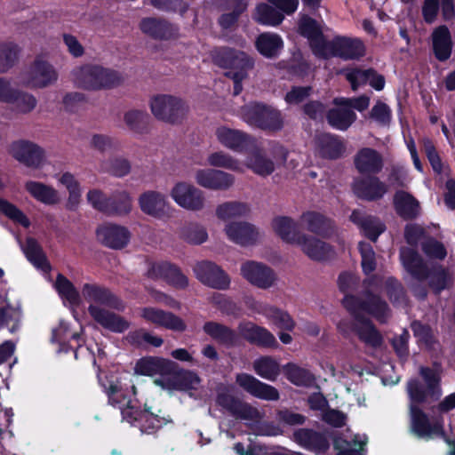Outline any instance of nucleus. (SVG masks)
<instances>
[{"mask_svg": "<svg viewBox=\"0 0 455 455\" xmlns=\"http://www.w3.org/2000/svg\"><path fill=\"white\" fill-rule=\"evenodd\" d=\"M99 381L108 396L111 405L121 411L123 419L132 426L137 427L142 433L152 434L167 423V419L152 411L145 405L143 410L137 408V401L132 399L135 395V387L111 376L102 378L98 375ZM124 380H125L124 379Z\"/></svg>", "mask_w": 455, "mask_h": 455, "instance_id": "1", "label": "nucleus"}, {"mask_svg": "<svg viewBox=\"0 0 455 455\" xmlns=\"http://www.w3.org/2000/svg\"><path fill=\"white\" fill-rule=\"evenodd\" d=\"M420 375L425 385L417 379H411L407 385L411 399V429L418 437L431 438L443 435V425L438 421L431 424L427 415L418 408V404L424 402L428 396L435 399L440 396V371L436 367L434 369L421 368Z\"/></svg>", "mask_w": 455, "mask_h": 455, "instance_id": "2", "label": "nucleus"}, {"mask_svg": "<svg viewBox=\"0 0 455 455\" xmlns=\"http://www.w3.org/2000/svg\"><path fill=\"white\" fill-rule=\"evenodd\" d=\"M345 307L351 312L355 319V330L359 338L372 347H377L381 342L379 333L375 330L372 324L361 315L367 313L373 315L379 322H385L389 310L385 302L378 296L367 294L363 302H360L354 296L346 295L343 299Z\"/></svg>", "mask_w": 455, "mask_h": 455, "instance_id": "3", "label": "nucleus"}, {"mask_svg": "<svg viewBox=\"0 0 455 455\" xmlns=\"http://www.w3.org/2000/svg\"><path fill=\"white\" fill-rule=\"evenodd\" d=\"M213 60L217 65L228 69L226 76L234 82V93L242 91L241 83L248 76V71L253 68V60L244 52L229 48L215 50Z\"/></svg>", "mask_w": 455, "mask_h": 455, "instance_id": "4", "label": "nucleus"}, {"mask_svg": "<svg viewBox=\"0 0 455 455\" xmlns=\"http://www.w3.org/2000/svg\"><path fill=\"white\" fill-rule=\"evenodd\" d=\"M74 84L85 90H101L117 85L120 76L117 72L99 65H82L71 72Z\"/></svg>", "mask_w": 455, "mask_h": 455, "instance_id": "5", "label": "nucleus"}, {"mask_svg": "<svg viewBox=\"0 0 455 455\" xmlns=\"http://www.w3.org/2000/svg\"><path fill=\"white\" fill-rule=\"evenodd\" d=\"M401 260L405 269L415 278L419 280L429 278V284L435 291L438 292L447 286L449 276L445 269L440 266H435L433 270L428 272L427 265L413 250L403 249Z\"/></svg>", "mask_w": 455, "mask_h": 455, "instance_id": "6", "label": "nucleus"}, {"mask_svg": "<svg viewBox=\"0 0 455 455\" xmlns=\"http://www.w3.org/2000/svg\"><path fill=\"white\" fill-rule=\"evenodd\" d=\"M20 84L31 89H43L53 85L59 79L55 67L42 58L36 59L20 75Z\"/></svg>", "mask_w": 455, "mask_h": 455, "instance_id": "7", "label": "nucleus"}, {"mask_svg": "<svg viewBox=\"0 0 455 455\" xmlns=\"http://www.w3.org/2000/svg\"><path fill=\"white\" fill-rule=\"evenodd\" d=\"M240 116L249 124L264 130L278 131L283 125L279 110L259 103L244 106L241 109Z\"/></svg>", "mask_w": 455, "mask_h": 455, "instance_id": "8", "label": "nucleus"}, {"mask_svg": "<svg viewBox=\"0 0 455 455\" xmlns=\"http://www.w3.org/2000/svg\"><path fill=\"white\" fill-rule=\"evenodd\" d=\"M152 115L158 120L175 124L180 122L188 112L183 100L170 94H157L149 101Z\"/></svg>", "mask_w": 455, "mask_h": 455, "instance_id": "9", "label": "nucleus"}, {"mask_svg": "<svg viewBox=\"0 0 455 455\" xmlns=\"http://www.w3.org/2000/svg\"><path fill=\"white\" fill-rule=\"evenodd\" d=\"M216 403L235 418L250 424L259 422L263 417L256 407L235 398L230 394L229 387L225 386L219 387Z\"/></svg>", "mask_w": 455, "mask_h": 455, "instance_id": "10", "label": "nucleus"}, {"mask_svg": "<svg viewBox=\"0 0 455 455\" xmlns=\"http://www.w3.org/2000/svg\"><path fill=\"white\" fill-rule=\"evenodd\" d=\"M170 196L178 206L187 211L199 212L205 206L204 192L185 181L177 182L170 190Z\"/></svg>", "mask_w": 455, "mask_h": 455, "instance_id": "11", "label": "nucleus"}, {"mask_svg": "<svg viewBox=\"0 0 455 455\" xmlns=\"http://www.w3.org/2000/svg\"><path fill=\"white\" fill-rule=\"evenodd\" d=\"M140 211L155 219L162 220L171 215L172 206L165 195L156 190L141 193L138 198Z\"/></svg>", "mask_w": 455, "mask_h": 455, "instance_id": "12", "label": "nucleus"}, {"mask_svg": "<svg viewBox=\"0 0 455 455\" xmlns=\"http://www.w3.org/2000/svg\"><path fill=\"white\" fill-rule=\"evenodd\" d=\"M215 135L223 147L235 152H245L253 148L256 142L249 134L228 126L218 127Z\"/></svg>", "mask_w": 455, "mask_h": 455, "instance_id": "13", "label": "nucleus"}, {"mask_svg": "<svg viewBox=\"0 0 455 455\" xmlns=\"http://www.w3.org/2000/svg\"><path fill=\"white\" fill-rule=\"evenodd\" d=\"M194 180L198 186L210 190L228 189L235 181L232 174L211 168L196 169L194 172Z\"/></svg>", "mask_w": 455, "mask_h": 455, "instance_id": "14", "label": "nucleus"}, {"mask_svg": "<svg viewBox=\"0 0 455 455\" xmlns=\"http://www.w3.org/2000/svg\"><path fill=\"white\" fill-rule=\"evenodd\" d=\"M10 154L27 166L38 168L45 159L44 150L37 144L28 140H18L10 146Z\"/></svg>", "mask_w": 455, "mask_h": 455, "instance_id": "15", "label": "nucleus"}, {"mask_svg": "<svg viewBox=\"0 0 455 455\" xmlns=\"http://www.w3.org/2000/svg\"><path fill=\"white\" fill-rule=\"evenodd\" d=\"M236 384L254 397L266 401H277L280 397L278 390L267 383L261 382L252 375L238 373Z\"/></svg>", "mask_w": 455, "mask_h": 455, "instance_id": "16", "label": "nucleus"}, {"mask_svg": "<svg viewBox=\"0 0 455 455\" xmlns=\"http://www.w3.org/2000/svg\"><path fill=\"white\" fill-rule=\"evenodd\" d=\"M140 317L157 327H164L173 331H184L187 328L185 322L180 317L156 307L141 308Z\"/></svg>", "mask_w": 455, "mask_h": 455, "instance_id": "17", "label": "nucleus"}, {"mask_svg": "<svg viewBox=\"0 0 455 455\" xmlns=\"http://www.w3.org/2000/svg\"><path fill=\"white\" fill-rule=\"evenodd\" d=\"M241 273L248 282L262 289L271 287L275 281L271 268L255 261L243 263L241 267Z\"/></svg>", "mask_w": 455, "mask_h": 455, "instance_id": "18", "label": "nucleus"}, {"mask_svg": "<svg viewBox=\"0 0 455 455\" xmlns=\"http://www.w3.org/2000/svg\"><path fill=\"white\" fill-rule=\"evenodd\" d=\"M300 33L307 37L314 53L317 56L327 58L331 49L330 42H326L322 35L319 25L315 20L308 17H303L299 22Z\"/></svg>", "mask_w": 455, "mask_h": 455, "instance_id": "19", "label": "nucleus"}, {"mask_svg": "<svg viewBox=\"0 0 455 455\" xmlns=\"http://www.w3.org/2000/svg\"><path fill=\"white\" fill-rule=\"evenodd\" d=\"M227 238L240 245H248L258 240L259 232L252 224L245 221H229L224 227Z\"/></svg>", "mask_w": 455, "mask_h": 455, "instance_id": "20", "label": "nucleus"}, {"mask_svg": "<svg viewBox=\"0 0 455 455\" xmlns=\"http://www.w3.org/2000/svg\"><path fill=\"white\" fill-rule=\"evenodd\" d=\"M82 296L91 305H105L116 310L124 308L123 302L110 291L96 283H84L82 287Z\"/></svg>", "mask_w": 455, "mask_h": 455, "instance_id": "21", "label": "nucleus"}, {"mask_svg": "<svg viewBox=\"0 0 455 455\" xmlns=\"http://www.w3.org/2000/svg\"><path fill=\"white\" fill-rule=\"evenodd\" d=\"M246 304L253 311L264 315L277 328L286 331L293 330L295 323L286 312L252 299H248Z\"/></svg>", "mask_w": 455, "mask_h": 455, "instance_id": "22", "label": "nucleus"}, {"mask_svg": "<svg viewBox=\"0 0 455 455\" xmlns=\"http://www.w3.org/2000/svg\"><path fill=\"white\" fill-rule=\"evenodd\" d=\"M196 277L204 284L216 289H225L229 284L226 274L212 262H200L194 267Z\"/></svg>", "mask_w": 455, "mask_h": 455, "instance_id": "23", "label": "nucleus"}, {"mask_svg": "<svg viewBox=\"0 0 455 455\" xmlns=\"http://www.w3.org/2000/svg\"><path fill=\"white\" fill-rule=\"evenodd\" d=\"M88 311L95 322L110 331L121 333L130 327L126 319L97 305H90Z\"/></svg>", "mask_w": 455, "mask_h": 455, "instance_id": "24", "label": "nucleus"}, {"mask_svg": "<svg viewBox=\"0 0 455 455\" xmlns=\"http://www.w3.org/2000/svg\"><path fill=\"white\" fill-rule=\"evenodd\" d=\"M238 330L241 336L252 344L270 348L279 347L275 336L268 330L253 323H242L239 324Z\"/></svg>", "mask_w": 455, "mask_h": 455, "instance_id": "25", "label": "nucleus"}, {"mask_svg": "<svg viewBox=\"0 0 455 455\" xmlns=\"http://www.w3.org/2000/svg\"><path fill=\"white\" fill-rule=\"evenodd\" d=\"M178 365L174 362L161 357H145L138 361L135 366V372L140 375L161 376L176 373Z\"/></svg>", "mask_w": 455, "mask_h": 455, "instance_id": "26", "label": "nucleus"}, {"mask_svg": "<svg viewBox=\"0 0 455 455\" xmlns=\"http://www.w3.org/2000/svg\"><path fill=\"white\" fill-rule=\"evenodd\" d=\"M97 237L108 247L121 249L128 243L130 232L124 227L108 223L98 228Z\"/></svg>", "mask_w": 455, "mask_h": 455, "instance_id": "27", "label": "nucleus"}, {"mask_svg": "<svg viewBox=\"0 0 455 455\" xmlns=\"http://www.w3.org/2000/svg\"><path fill=\"white\" fill-rule=\"evenodd\" d=\"M353 189L355 194L363 199L375 201L380 199L387 192V185L377 177H367L356 180Z\"/></svg>", "mask_w": 455, "mask_h": 455, "instance_id": "28", "label": "nucleus"}, {"mask_svg": "<svg viewBox=\"0 0 455 455\" xmlns=\"http://www.w3.org/2000/svg\"><path fill=\"white\" fill-rule=\"evenodd\" d=\"M297 246L313 260H325L333 256V249L325 242L304 234L300 236Z\"/></svg>", "mask_w": 455, "mask_h": 455, "instance_id": "29", "label": "nucleus"}, {"mask_svg": "<svg viewBox=\"0 0 455 455\" xmlns=\"http://www.w3.org/2000/svg\"><path fill=\"white\" fill-rule=\"evenodd\" d=\"M344 74L354 91L366 84L377 91L382 90L385 85L384 77L372 69L348 68L344 70Z\"/></svg>", "mask_w": 455, "mask_h": 455, "instance_id": "30", "label": "nucleus"}, {"mask_svg": "<svg viewBox=\"0 0 455 455\" xmlns=\"http://www.w3.org/2000/svg\"><path fill=\"white\" fill-rule=\"evenodd\" d=\"M271 228L282 241L292 245H297L300 236L304 235L298 230L297 222L287 216L275 217L271 221Z\"/></svg>", "mask_w": 455, "mask_h": 455, "instance_id": "31", "label": "nucleus"}, {"mask_svg": "<svg viewBox=\"0 0 455 455\" xmlns=\"http://www.w3.org/2000/svg\"><path fill=\"white\" fill-rule=\"evenodd\" d=\"M331 49L327 50V57L336 55L340 58L350 60L356 59L364 54V46L363 43L356 38H337L330 42Z\"/></svg>", "mask_w": 455, "mask_h": 455, "instance_id": "32", "label": "nucleus"}, {"mask_svg": "<svg viewBox=\"0 0 455 455\" xmlns=\"http://www.w3.org/2000/svg\"><path fill=\"white\" fill-rule=\"evenodd\" d=\"M25 189L36 201L44 205L53 206L61 202L60 192L43 182L28 180L25 183Z\"/></svg>", "mask_w": 455, "mask_h": 455, "instance_id": "33", "label": "nucleus"}, {"mask_svg": "<svg viewBox=\"0 0 455 455\" xmlns=\"http://www.w3.org/2000/svg\"><path fill=\"white\" fill-rule=\"evenodd\" d=\"M294 441L300 446L315 453L325 451L329 448L327 438L313 430L301 428L294 432Z\"/></svg>", "mask_w": 455, "mask_h": 455, "instance_id": "34", "label": "nucleus"}, {"mask_svg": "<svg viewBox=\"0 0 455 455\" xmlns=\"http://www.w3.org/2000/svg\"><path fill=\"white\" fill-rule=\"evenodd\" d=\"M355 165L361 173H378L381 171L383 163L381 156L376 150L365 148L356 154Z\"/></svg>", "mask_w": 455, "mask_h": 455, "instance_id": "35", "label": "nucleus"}, {"mask_svg": "<svg viewBox=\"0 0 455 455\" xmlns=\"http://www.w3.org/2000/svg\"><path fill=\"white\" fill-rule=\"evenodd\" d=\"M396 212L403 219H413L420 212L419 201L405 191H397L394 196Z\"/></svg>", "mask_w": 455, "mask_h": 455, "instance_id": "36", "label": "nucleus"}, {"mask_svg": "<svg viewBox=\"0 0 455 455\" xmlns=\"http://www.w3.org/2000/svg\"><path fill=\"white\" fill-rule=\"evenodd\" d=\"M316 149L321 156L329 159H335L342 156L345 148L339 138L325 133L317 137Z\"/></svg>", "mask_w": 455, "mask_h": 455, "instance_id": "37", "label": "nucleus"}, {"mask_svg": "<svg viewBox=\"0 0 455 455\" xmlns=\"http://www.w3.org/2000/svg\"><path fill=\"white\" fill-rule=\"evenodd\" d=\"M20 320V309L11 306L7 300L6 294L0 292V330L6 327L12 333L19 328Z\"/></svg>", "mask_w": 455, "mask_h": 455, "instance_id": "38", "label": "nucleus"}, {"mask_svg": "<svg viewBox=\"0 0 455 455\" xmlns=\"http://www.w3.org/2000/svg\"><path fill=\"white\" fill-rule=\"evenodd\" d=\"M204 331L218 342L231 347L237 341V336L228 327L216 322H207L203 326Z\"/></svg>", "mask_w": 455, "mask_h": 455, "instance_id": "39", "label": "nucleus"}, {"mask_svg": "<svg viewBox=\"0 0 455 455\" xmlns=\"http://www.w3.org/2000/svg\"><path fill=\"white\" fill-rule=\"evenodd\" d=\"M54 289L62 299L64 305L70 307L81 303V297L73 283L64 275L59 274L53 284Z\"/></svg>", "mask_w": 455, "mask_h": 455, "instance_id": "40", "label": "nucleus"}, {"mask_svg": "<svg viewBox=\"0 0 455 455\" xmlns=\"http://www.w3.org/2000/svg\"><path fill=\"white\" fill-rule=\"evenodd\" d=\"M350 219L360 226L364 235L372 241H376L377 237L384 231V225L379 220L363 215L359 212H353Z\"/></svg>", "mask_w": 455, "mask_h": 455, "instance_id": "41", "label": "nucleus"}, {"mask_svg": "<svg viewBox=\"0 0 455 455\" xmlns=\"http://www.w3.org/2000/svg\"><path fill=\"white\" fill-rule=\"evenodd\" d=\"M257 50L267 58L277 56L283 47L282 38L273 33H264L256 40Z\"/></svg>", "mask_w": 455, "mask_h": 455, "instance_id": "42", "label": "nucleus"}, {"mask_svg": "<svg viewBox=\"0 0 455 455\" xmlns=\"http://www.w3.org/2000/svg\"><path fill=\"white\" fill-rule=\"evenodd\" d=\"M283 371L287 379L295 386L308 387L315 384L314 374L295 363L285 364Z\"/></svg>", "mask_w": 455, "mask_h": 455, "instance_id": "43", "label": "nucleus"}, {"mask_svg": "<svg viewBox=\"0 0 455 455\" xmlns=\"http://www.w3.org/2000/svg\"><path fill=\"white\" fill-rule=\"evenodd\" d=\"M140 27L143 33L154 38H169L175 31V28L168 22L153 18L142 20Z\"/></svg>", "mask_w": 455, "mask_h": 455, "instance_id": "44", "label": "nucleus"}, {"mask_svg": "<svg viewBox=\"0 0 455 455\" xmlns=\"http://www.w3.org/2000/svg\"><path fill=\"white\" fill-rule=\"evenodd\" d=\"M300 221L312 233L327 235L328 231L332 228L331 220L315 212H304L300 217Z\"/></svg>", "mask_w": 455, "mask_h": 455, "instance_id": "45", "label": "nucleus"}, {"mask_svg": "<svg viewBox=\"0 0 455 455\" xmlns=\"http://www.w3.org/2000/svg\"><path fill=\"white\" fill-rule=\"evenodd\" d=\"M243 165L244 169L248 168L251 170L255 174L262 177L270 175L275 169V164L274 161L260 152L252 153L247 158V161L245 164H243Z\"/></svg>", "mask_w": 455, "mask_h": 455, "instance_id": "46", "label": "nucleus"}, {"mask_svg": "<svg viewBox=\"0 0 455 455\" xmlns=\"http://www.w3.org/2000/svg\"><path fill=\"white\" fill-rule=\"evenodd\" d=\"M23 252L27 259L38 269L48 272L49 263L37 242L29 237L27 238L24 244H21Z\"/></svg>", "mask_w": 455, "mask_h": 455, "instance_id": "47", "label": "nucleus"}, {"mask_svg": "<svg viewBox=\"0 0 455 455\" xmlns=\"http://www.w3.org/2000/svg\"><path fill=\"white\" fill-rule=\"evenodd\" d=\"M336 105L337 108L331 109L327 115L328 122L336 129L346 130L355 122L356 116L348 107Z\"/></svg>", "mask_w": 455, "mask_h": 455, "instance_id": "48", "label": "nucleus"}, {"mask_svg": "<svg viewBox=\"0 0 455 455\" xmlns=\"http://www.w3.org/2000/svg\"><path fill=\"white\" fill-rule=\"evenodd\" d=\"M257 375L269 381H275L281 372L279 363L271 356H262L253 362Z\"/></svg>", "mask_w": 455, "mask_h": 455, "instance_id": "49", "label": "nucleus"}, {"mask_svg": "<svg viewBox=\"0 0 455 455\" xmlns=\"http://www.w3.org/2000/svg\"><path fill=\"white\" fill-rule=\"evenodd\" d=\"M249 212V207L246 204L231 201L219 204L215 210L216 217L225 222L230 220L246 215Z\"/></svg>", "mask_w": 455, "mask_h": 455, "instance_id": "50", "label": "nucleus"}, {"mask_svg": "<svg viewBox=\"0 0 455 455\" xmlns=\"http://www.w3.org/2000/svg\"><path fill=\"white\" fill-rule=\"evenodd\" d=\"M123 120L129 131L140 134L146 130L149 116L145 110L132 108L124 113Z\"/></svg>", "mask_w": 455, "mask_h": 455, "instance_id": "51", "label": "nucleus"}, {"mask_svg": "<svg viewBox=\"0 0 455 455\" xmlns=\"http://www.w3.org/2000/svg\"><path fill=\"white\" fill-rule=\"evenodd\" d=\"M433 46L435 56L440 60H447L451 52V42L447 28L439 27L433 34Z\"/></svg>", "mask_w": 455, "mask_h": 455, "instance_id": "52", "label": "nucleus"}, {"mask_svg": "<svg viewBox=\"0 0 455 455\" xmlns=\"http://www.w3.org/2000/svg\"><path fill=\"white\" fill-rule=\"evenodd\" d=\"M207 163L212 167L225 168L238 172H244V165L242 162L223 151H215L209 154Z\"/></svg>", "mask_w": 455, "mask_h": 455, "instance_id": "53", "label": "nucleus"}, {"mask_svg": "<svg viewBox=\"0 0 455 455\" xmlns=\"http://www.w3.org/2000/svg\"><path fill=\"white\" fill-rule=\"evenodd\" d=\"M8 104L12 106L13 110L18 114H28L37 105L36 97L27 92L14 89L13 94Z\"/></svg>", "mask_w": 455, "mask_h": 455, "instance_id": "54", "label": "nucleus"}, {"mask_svg": "<svg viewBox=\"0 0 455 455\" xmlns=\"http://www.w3.org/2000/svg\"><path fill=\"white\" fill-rule=\"evenodd\" d=\"M254 19L263 25L276 26L283 21V14L277 11L270 3L261 4L256 8Z\"/></svg>", "mask_w": 455, "mask_h": 455, "instance_id": "55", "label": "nucleus"}, {"mask_svg": "<svg viewBox=\"0 0 455 455\" xmlns=\"http://www.w3.org/2000/svg\"><path fill=\"white\" fill-rule=\"evenodd\" d=\"M368 438L365 435H355L351 442L342 438H337L334 446L339 451L337 455H361L360 451L367 443Z\"/></svg>", "mask_w": 455, "mask_h": 455, "instance_id": "56", "label": "nucleus"}, {"mask_svg": "<svg viewBox=\"0 0 455 455\" xmlns=\"http://www.w3.org/2000/svg\"><path fill=\"white\" fill-rule=\"evenodd\" d=\"M71 339L79 341L81 337L76 332H71L66 322L60 321L59 326L52 330V342L59 345L58 352H68L67 343Z\"/></svg>", "mask_w": 455, "mask_h": 455, "instance_id": "57", "label": "nucleus"}, {"mask_svg": "<svg viewBox=\"0 0 455 455\" xmlns=\"http://www.w3.org/2000/svg\"><path fill=\"white\" fill-rule=\"evenodd\" d=\"M108 214L127 215L132 208V197L127 191H121L110 198Z\"/></svg>", "mask_w": 455, "mask_h": 455, "instance_id": "58", "label": "nucleus"}, {"mask_svg": "<svg viewBox=\"0 0 455 455\" xmlns=\"http://www.w3.org/2000/svg\"><path fill=\"white\" fill-rule=\"evenodd\" d=\"M180 235L185 241L193 244L203 243L208 238L206 229L197 224H189L184 227L180 230Z\"/></svg>", "mask_w": 455, "mask_h": 455, "instance_id": "59", "label": "nucleus"}, {"mask_svg": "<svg viewBox=\"0 0 455 455\" xmlns=\"http://www.w3.org/2000/svg\"><path fill=\"white\" fill-rule=\"evenodd\" d=\"M0 214H4L15 222L20 223L23 227L29 226L28 219L16 206L9 202L0 199Z\"/></svg>", "mask_w": 455, "mask_h": 455, "instance_id": "60", "label": "nucleus"}, {"mask_svg": "<svg viewBox=\"0 0 455 455\" xmlns=\"http://www.w3.org/2000/svg\"><path fill=\"white\" fill-rule=\"evenodd\" d=\"M358 246L362 257L363 270L365 274H370L376 267L375 252L371 245L367 243L361 242Z\"/></svg>", "mask_w": 455, "mask_h": 455, "instance_id": "61", "label": "nucleus"}, {"mask_svg": "<svg viewBox=\"0 0 455 455\" xmlns=\"http://www.w3.org/2000/svg\"><path fill=\"white\" fill-rule=\"evenodd\" d=\"M86 199L94 209L108 213L111 199L108 198L100 190H89Z\"/></svg>", "mask_w": 455, "mask_h": 455, "instance_id": "62", "label": "nucleus"}, {"mask_svg": "<svg viewBox=\"0 0 455 455\" xmlns=\"http://www.w3.org/2000/svg\"><path fill=\"white\" fill-rule=\"evenodd\" d=\"M412 331L414 335L418 339V342L421 346H425L426 347H432L434 343V336L431 329L428 326H426L419 322H414L411 324Z\"/></svg>", "mask_w": 455, "mask_h": 455, "instance_id": "63", "label": "nucleus"}, {"mask_svg": "<svg viewBox=\"0 0 455 455\" xmlns=\"http://www.w3.org/2000/svg\"><path fill=\"white\" fill-rule=\"evenodd\" d=\"M20 52L19 46L12 42L0 44V60L4 61V68H9Z\"/></svg>", "mask_w": 455, "mask_h": 455, "instance_id": "64", "label": "nucleus"}]
</instances>
